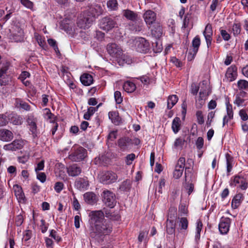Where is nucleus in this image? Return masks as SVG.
Returning a JSON list of instances; mask_svg holds the SVG:
<instances>
[{
    "label": "nucleus",
    "instance_id": "nucleus-1",
    "mask_svg": "<svg viewBox=\"0 0 248 248\" xmlns=\"http://www.w3.org/2000/svg\"><path fill=\"white\" fill-rule=\"evenodd\" d=\"M111 227L106 221L98 224L91 225L90 228V236L97 241L102 240V237L108 235L111 232Z\"/></svg>",
    "mask_w": 248,
    "mask_h": 248
},
{
    "label": "nucleus",
    "instance_id": "nucleus-2",
    "mask_svg": "<svg viewBox=\"0 0 248 248\" xmlns=\"http://www.w3.org/2000/svg\"><path fill=\"white\" fill-rule=\"evenodd\" d=\"M99 26L103 30L108 31L113 28L117 27V23L116 19L106 16L100 20Z\"/></svg>",
    "mask_w": 248,
    "mask_h": 248
},
{
    "label": "nucleus",
    "instance_id": "nucleus-3",
    "mask_svg": "<svg viewBox=\"0 0 248 248\" xmlns=\"http://www.w3.org/2000/svg\"><path fill=\"white\" fill-rule=\"evenodd\" d=\"M93 22V18L90 17L85 12L78 17L77 21L78 26L83 29L89 28Z\"/></svg>",
    "mask_w": 248,
    "mask_h": 248
},
{
    "label": "nucleus",
    "instance_id": "nucleus-4",
    "mask_svg": "<svg viewBox=\"0 0 248 248\" xmlns=\"http://www.w3.org/2000/svg\"><path fill=\"white\" fill-rule=\"evenodd\" d=\"M86 156V150L82 147H79L69 155V158L72 161L79 162L83 160Z\"/></svg>",
    "mask_w": 248,
    "mask_h": 248
},
{
    "label": "nucleus",
    "instance_id": "nucleus-5",
    "mask_svg": "<svg viewBox=\"0 0 248 248\" xmlns=\"http://www.w3.org/2000/svg\"><path fill=\"white\" fill-rule=\"evenodd\" d=\"M103 201L105 205L110 208H113L116 203L115 194L108 190H105L103 192Z\"/></svg>",
    "mask_w": 248,
    "mask_h": 248
},
{
    "label": "nucleus",
    "instance_id": "nucleus-6",
    "mask_svg": "<svg viewBox=\"0 0 248 248\" xmlns=\"http://www.w3.org/2000/svg\"><path fill=\"white\" fill-rule=\"evenodd\" d=\"M238 185H239V188L243 190L247 189L248 187V184L243 177L236 175L231 178L230 185L231 186L235 187Z\"/></svg>",
    "mask_w": 248,
    "mask_h": 248
},
{
    "label": "nucleus",
    "instance_id": "nucleus-7",
    "mask_svg": "<svg viewBox=\"0 0 248 248\" xmlns=\"http://www.w3.org/2000/svg\"><path fill=\"white\" fill-rule=\"evenodd\" d=\"M135 46L138 52L146 53L150 50L149 43L144 38H139L136 41Z\"/></svg>",
    "mask_w": 248,
    "mask_h": 248
},
{
    "label": "nucleus",
    "instance_id": "nucleus-8",
    "mask_svg": "<svg viewBox=\"0 0 248 248\" xmlns=\"http://www.w3.org/2000/svg\"><path fill=\"white\" fill-rule=\"evenodd\" d=\"M118 176L116 173L108 171L100 175L99 179L102 183L108 185L115 182Z\"/></svg>",
    "mask_w": 248,
    "mask_h": 248
},
{
    "label": "nucleus",
    "instance_id": "nucleus-9",
    "mask_svg": "<svg viewBox=\"0 0 248 248\" xmlns=\"http://www.w3.org/2000/svg\"><path fill=\"white\" fill-rule=\"evenodd\" d=\"M26 121L29 126L30 131L31 132L32 137L34 138L37 136V119L33 114H29L27 116Z\"/></svg>",
    "mask_w": 248,
    "mask_h": 248
},
{
    "label": "nucleus",
    "instance_id": "nucleus-10",
    "mask_svg": "<svg viewBox=\"0 0 248 248\" xmlns=\"http://www.w3.org/2000/svg\"><path fill=\"white\" fill-rule=\"evenodd\" d=\"M186 169L185 176V183H184V186L188 195H190L194 190V185L192 180V174L190 172L186 171Z\"/></svg>",
    "mask_w": 248,
    "mask_h": 248
},
{
    "label": "nucleus",
    "instance_id": "nucleus-11",
    "mask_svg": "<svg viewBox=\"0 0 248 248\" xmlns=\"http://www.w3.org/2000/svg\"><path fill=\"white\" fill-rule=\"evenodd\" d=\"M90 217L91 220V225L98 224L106 220L104 219L103 212L101 211H93L90 213Z\"/></svg>",
    "mask_w": 248,
    "mask_h": 248
},
{
    "label": "nucleus",
    "instance_id": "nucleus-12",
    "mask_svg": "<svg viewBox=\"0 0 248 248\" xmlns=\"http://www.w3.org/2000/svg\"><path fill=\"white\" fill-rule=\"evenodd\" d=\"M107 51L112 57L117 58L120 57L122 49L121 47L115 43H109L107 46Z\"/></svg>",
    "mask_w": 248,
    "mask_h": 248
},
{
    "label": "nucleus",
    "instance_id": "nucleus-13",
    "mask_svg": "<svg viewBox=\"0 0 248 248\" xmlns=\"http://www.w3.org/2000/svg\"><path fill=\"white\" fill-rule=\"evenodd\" d=\"M201 44V40L199 36H196L192 40V49L188 52L187 58L189 60L193 59L196 56Z\"/></svg>",
    "mask_w": 248,
    "mask_h": 248
},
{
    "label": "nucleus",
    "instance_id": "nucleus-14",
    "mask_svg": "<svg viewBox=\"0 0 248 248\" xmlns=\"http://www.w3.org/2000/svg\"><path fill=\"white\" fill-rule=\"evenodd\" d=\"M185 158L181 157L178 160L173 172V177L175 179H179L182 175L185 165Z\"/></svg>",
    "mask_w": 248,
    "mask_h": 248
},
{
    "label": "nucleus",
    "instance_id": "nucleus-15",
    "mask_svg": "<svg viewBox=\"0 0 248 248\" xmlns=\"http://www.w3.org/2000/svg\"><path fill=\"white\" fill-rule=\"evenodd\" d=\"M231 219L229 217H222L218 225V229L220 233L227 234L230 229Z\"/></svg>",
    "mask_w": 248,
    "mask_h": 248
},
{
    "label": "nucleus",
    "instance_id": "nucleus-16",
    "mask_svg": "<svg viewBox=\"0 0 248 248\" xmlns=\"http://www.w3.org/2000/svg\"><path fill=\"white\" fill-rule=\"evenodd\" d=\"M23 147V142L21 140H16L12 142L3 146V149L8 151H16L20 150Z\"/></svg>",
    "mask_w": 248,
    "mask_h": 248
},
{
    "label": "nucleus",
    "instance_id": "nucleus-17",
    "mask_svg": "<svg viewBox=\"0 0 248 248\" xmlns=\"http://www.w3.org/2000/svg\"><path fill=\"white\" fill-rule=\"evenodd\" d=\"M90 17L93 18V21L95 19L101 15L103 13V9L100 5H96L94 6L90 7L85 12Z\"/></svg>",
    "mask_w": 248,
    "mask_h": 248
},
{
    "label": "nucleus",
    "instance_id": "nucleus-18",
    "mask_svg": "<svg viewBox=\"0 0 248 248\" xmlns=\"http://www.w3.org/2000/svg\"><path fill=\"white\" fill-rule=\"evenodd\" d=\"M61 27L62 29L69 34L72 35L76 32L73 23L69 20H63L61 22Z\"/></svg>",
    "mask_w": 248,
    "mask_h": 248
},
{
    "label": "nucleus",
    "instance_id": "nucleus-19",
    "mask_svg": "<svg viewBox=\"0 0 248 248\" xmlns=\"http://www.w3.org/2000/svg\"><path fill=\"white\" fill-rule=\"evenodd\" d=\"M67 172L71 177H76L82 172L81 168L77 164H72L67 167Z\"/></svg>",
    "mask_w": 248,
    "mask_h": 248
},
{
    "label": "nucleus",
    "instance_id": "nucleus-20",
    "mask_svg": "<svg viewBox=\"0 0 248 248\" xmlns=\"http://www.w3.org/2000/svg\"><path fill=\"white\" fill-rule=\"evenodd\" d=\"M226 109L227 114L225 115L223 118V126H224L228 123L233 118V113L232 110V105L230 104L229 102H226Z\"/></svg>",
    "mask_w": 248,
    "mask_h": 248
},
{
    "label": "nucleus",
    "instance_id": "nucleus-21",
    "mask_svg": "<svg viewBox=\"0 0 248 248\" xmlns=\"http://www.w3.org/2000/svg\"><path fill=\"white\" fill-rule=\"evenodd\" d=\"M146 24L150 25L155 23L156 20V14L152 10H147L143 16Z\"/></svg>",
    "mask_w": 248,
    "mask_h": 248
},
{
    "label": "nucleus",
    "instance_id": "nucleus-22",
    "mask_svg": "<svg viewBox=\"0 0 248 248\" xmlns=\"http://www.w3.org/2000/svg\"><path fill=\"white\" fill-rule=\"evenodd\" d=\"M14 138L13 133L9 130L6 129H0V140L3 141L7 142L11 141Z\"/></svg>",
    "mask_w": 248,
    "mask_h": 248
},
{
    "label": "nucleus",
    "instance_id": "nucleus-23",
    "mask_svg": "<svg viewBox=\"0 0 248 248\" xmlns=\"http://www.w3.org/2000/svg\"><path fill=\"white\" fill-rule=\"evenodd\" d=\"M225 76L230 81L235 80L237 76V67L235 65H232L229 67Z\"/></svg>",
    "mask_w": 248,
    "mask_h": 248
},
{
    "label": "nucleus",
    "instance_id": "nucleus-24",
    "mask_svg": "<svg viewBox=\"0 0 248 248\" xmlns=\"http://www.w3.org/2000/svg\"><path fill=\"white\" fill-rule=\"evenodd\" d=\"M109 119L115 125H119L122 123V119L119 116V113L116 111H110L108 113Z\"/></svg>",
    "mask_w": 248,
    "mask_h": 248
},
{
    "label": "nucleus",
    "instance_id": "nucleus-25",
    "mask_svg": "<svg viewBox=\"0 0 248 248\" xmlns=\"http://www.w3.org/2000/svg\"><path fill=\"white\" fill-rule=\"evenodd\" d=\"M244 200V196L242 193H239L233 197L232 202V207L233 209L237 208Z\"/></svg>",
    "mask_w": 248,
    "mask_h": 248
},
{
    "label": "nucleus",
    "instance_id": "nucleus-26",
    "mask_svg": "<svg viewBox=\"0 0 248 248\" xmlns=\"http://www.w3.org/2000/svg\"><path fill=\"white\" fill-rule=\"evenodd\" d=\"M83 197L85 201L88 204H93L97 201L96 195L93 192H86L83 195Z\"/></svg>",
    "mask_w": 248,
    "mask_h": 248
},
{
    "label": "nucleus",
    "instance_id": "nucleus-27",
    "mask_svg": "<svg viewBox=\"0 0 248 248\" xmlns=\"http://www.w3.org/2000/svg\"><path fill=\"white\" fill-rule=\"evenodd\" d=\"M75 186L80 190L86 189L89 186V182L87 180L80 178L76 180Z\"/></svg>",
    "mask_w": 248,
    "mask_h": 248
},
{
    "label": "nucleus",
    "instance_id": "nucleus-28",
    "mask_svg": "<svg viewBox=\"0 0 248 248\" xmlns=\"http://www.w3.org/2000/svg\"><path fill=\"white\" fill-rule=\"evenodd\" d=\"M175 223L172 219H168L166 221V232L169 234H174Z\"/></svg>",
    "mask_w": 248,
    "mask_h": 248
},
{
    "label": "nucleus",
    "instance_id": "nucleus-29",
    "mask_svg": "<svg viewBox=\"0 0 248 248\" xmlns=\"http://www.w3.org/2000/svg\"><path fill=\"white\" fill-rule=\"evenodd\" d=\"M15 105L17 108H22L26 111H30L31 109L30 106L20 99L16 98V99Z\"/></svg>",
    "mask_w": 248,
    "mask_h": 248
},
{
    "label": "nucleus",
    "instance_id": "nucleus-30",
    "mask_svg": "<svg viewBox=\"0 0 248 248\" xmlns=\"http://www.w3.org/2000/svg\"><path fill=\"white\" fill-rule=\"evenodd\" d=\"M151 32L155 38H159L163 34L162 28L159 24H155L152 29Z\"/></svg>",
    "mask_w": 248,
    "mask_h": 248
},
{
    "label": "nucleus",
    "instance_id": "nucleus-31",
    "mask_svg": "<svg viewBox=\"0 0 248 248\" xmlns=\"http://www.w3.org/2000/svg\"><path fill=\"white\" fill-rule=\"evenodd\" d=\"M80 81L85 86H89L93 83V78L91 75L84 74L80 77Z\"/></svg>",
    "mask_w": 248,
    "mask_h": 248
},
{
    "label": "nucleus",
    "instance_id": "nucleus-32",
    "mask_svg": "<svg viewBox=\"0 0 248 248\" xmlns=\"http://www.w3.org/2000/svg\"><path fill=\"white\" fill-rule=\"evenodd\" d=\"M123 16L128 20L135 21L137 18V14L130 10H124L123 11Z\"/></svg>",
    "mask_w": 248,
    "mask_h": 248
},
{
    "label": "nucleus",
    "instance_id": "nucleus-33",
    "mask_svg": "<svg viewBox=\"0 0 248 248\" xmlns=\"http://www.w3.org/2000/svg\"><path fill=\"white\" fill-rule=\"evenodd\" d=\"M116 60L119 65H123L124 63L130 64L132 62L130 58L126 55L123 54L122 51L120 57H117Z\"/></svg>",
    "mask_w": 248,
    "mask_h": 248
},
{
    "label": "nucleus",
    "instance_id": "nucleus-34",
    "mask_svg": "<svg viewBox=\"0 0 248 248\" xmlns=\"http://www.w3.org/2000/svg\"><path fill=\"white\" fill-rule=\"evenodd\" d=\"M135 84L132 82L127 81L123 85L124 90L128 93H133L136 90Z\"/></svg>",
    "mask_w": 248,
    "mask_h": 248
},
{
    "label": "nucleus",
    "instance_id": "nucleus-35",
    "mask_svg": "<svg viewBox=\"0 0 248 248\" xmlns=\"http://www.w3.org/2000/svg\"><path fill=\"white\" fill-rule=\"evenodd\" d=\"M178 229L180 230H186L188 227V221L186 217H182L178 218Z\"/></svg>",
    "mask_w": 248,
    "mask_h": 248
},
{
    "label": "nucleus",
    "instance_id": "nucleus-36",
    "mask_svg": "<svg viewBox=\"0 0 248 248\" xmlns=\"http://www.w3.org/2000/svg\"><path fill=\"white\" fill-rule=\"evenodd\" d=\"M149 230L147 229L143 230L140 231V234L138 236V241L140 243H141L142 242H144L145 243H147L148 239V234Z\"/></svg>",
    "mask_w": 248,
    "mask_h": 248
},
{
    "label": "nucleus",
    "instance_id": "nucleus-37",
    "mask_svg": "<svg viewBox=\"0 0 248 248\" xmlns=\"http://www.w3.org/2000/svg\"><path fill=\"white\" fill-rule=\"evenodd\" d=\"M130 143L131 140L127 137L121 138L118 140V145L123 149H125Z\"/></svg>",
    "mask_w": 248,
    "mask_h": 248
},
{
    "label": "nucleus",
    "instance_id": "nucleus-38",
    "mask_svg": "<svg viewBox=\"0 0 248 248\" xmlns=\"http://www.w3.org/2000/svg\"><path fill=\"white\" fill-rule=\"evenodd\" d=\"M178 100V98L176 95H170L168 98V108L171 109L176 104Z\"/></svg>",
    "mask_w": 248,
    "mask_h": 248
},
{
    "label": "nucleus",
    "instance_id": "nucleus-39",
    "mask_svg": "<svg viewBox=\"0 0 248 248\" xmlns=\"http://www.w3.org/2000/svg\"><path fill=\"white\" fill-rule=\"evenodd\" d=\"M180 119L178 117H175L172 123V129L175 133H177L180 130Z\"/></svg>",
    "mask_w": 248,
    "mask_h": 248
},
{
    "label": "nucleus",
    "instance_id": "nucleus-40",
    "mask_svg": "<svg viewBox=\"0 0 248 248\" xmlns=\"http://www.w3.org/2000/svg\"><path fill=\"white\" fill-rule=\"evenodd\" d=\"M98 108V106H97L96 108L93 107H89L87 111L84 114V119L87 120H89L91 116H92L96 111H97Z\"/></svg>",
    "mask_w": 248,
    "mask_h": 248
},
{
    "label": "nucleus",
    "instance_id": "nucleus-41",
    "mask_svg": "<svg viewBox=\"0 0 248 248\" xmlns=\"http://www.w3.org/2000/svg\"><path fill=\"white\" fill-rule=\"evenodd\" d=\"M131 187V182L130 180H126L122 183L120 186V189L123 191H128L130 190Z\"/></svg>",
    "mask_w": 248,
    "mask_h": 248
},
{
    "label": "nucleus",
    "instance_id": "nucleus-42",
    "mask_svg": "<svg viewBox=\"0 0 248 248\" xmlns=\"http://www.w3.org/2000/svg\"><path fill=\"white\" fill-rule=\"evenodd\" d=\"M196 224L195 240L197 241L200 238L201 232L202 228V223L200 220H198L196 222Z\"/></svg>",
    "mask_w": 248,
    "mask_h": 248
},
{
    "label": "nucleus",
    "instance_id": "nucleus-43",
    "mask_svg": "<svg viewBox=\"0 0 248 248\" xmlns=\"http://www.w3.org/2000/svg\"><path fill=\"white\" fill-rule=\"evenodd\" d=\"M34 38L37 42L38 45L42 48H45L46 42L44 38L40 35L38 33L35 32L34 34Z\"/></svg>",
    "mask_w": 248,
    "mask_h": 248
},
{
    "label": "nucleus",
    "instance_id": "nucleus-44",
    "mask_svg": "<svg viewBox=\"0 0 248 248\" xmlns=\"http://www.w3.org/2000/svg\"><path fill=\"white\" fill-rule=\"evenodd\" d=\"M203 35L205 38L212 37L213 35V31L211 24H208L206 26L204 31H203Z\"/></svg>",
    "mask_w": 248,
    "mask_h": 248
},
{
    "label": "nucleus",
    "instance_id": "nucleus-45",
    "mask_svg": "<svg viewBox=\"0 0 248 248\" xmlns=\"http://www.w3.org/2000/svg\"><path fill=\"white\" fill-rule=\"evenodd\" d=\"M107 4L110 10H116L118 8V4L117 0H109Z\"/></svg>",
    "mask_w": 248,
    "mask_h": 248
},
{
    "label": "nucleus",
    "instance_id": "nucleus-46",
    "mask_svg": "<svg viewBox=\"0 0 248 248\" xmlns=\"http://www.w3.org/2000/svg\"><path fill=\"white\" fill-rule=\"evenodd\" d=\"M197 123L199 124H202L204 123V117L202 112L201 110H198L196 113Z\"/></svg>",
    "mask_w": 248,
    "mask_h": 248
},
{
    "label": "nucleus",
    "instance_id": "nucleus-47",
    "mask_svg": "<svg viewBox=\"0 0 248 248\" xmlns=\"http://www.w3.org/2000/svg\"><path fill=\"white\" fill-rule=\"evenodd\" d=\"M226 158L227 161V172L229 173L231 171L232 167V159L228 154L226 155Z\"/></svg>",
    "mask_w": 248,
    "mask_h": 248
},
{
    "label": "nucleus",
    "instance_id": "nucleus-48",
    "mask_svg": "<svg viewBox=\"0 0 248 248\" xmlns=\"http://www.w3.org/2000/svg\"><path fill=\"white\" fill-rule=\"evenodd\" d=\"M21 4L27 8L32 10L33 7V2L30 0H19Z\"/></svg>",
    "mask_w": 248,
    "mask_h": 248
},
{
    "label": "nucleus",
    "instance_id": "nucleus-49",
    "mask_svg": "<svg viewBox=\"0 0 248 248\" xmlns=\"http://www.w3.org/2000/svg\"><path fill=\"white\" fill-rule=\"evenodd\" d=\"M237 85L240 89H247L248 88V82L245 80H240L237 82Z\"/></svg>",
    "mask_w": 248,
    "mask_h": 248
},
{
    "label": "nucleus",
    "instance_id": "nucleus-50",
    "mask_svg": "<svg viewBox=\"0 0 248 248\" xmlns=\"http://www.w3.org/2000/svg\"><path fill=\"white\" fill-rule=\"evenodd\" d=\"M47 42H48V44L50 46L53 47V48H54V50L55 51V52L56 53H60L59 49H58V47L56 44V41L55 40H54L53 39H48L47 40Z\"/></svg>",
    "mask_w": 248,
    "mask_h": 248
},
{
    "label": "nucleus",
    "instance_id": "nucleus-51",
    "mask_svg": "<svg viewBox=\"0 0 248 248\" xmlns=\"http://www.w3.org/2000/svg\"><path fill=\"white\" fill-rule=\"evenodd\" d=\"M232 31L234 35H237L241 32V26L239 24H234L232 26Z\"/></svg>",
    "mask_w": 248,
    "mask_h": 248
},
{
    "label": "nucleus",
    "instance_id": "nucleus-52",
    "mask_svg": "<svg viewBox=\"0 0 248 248\" xmlns=\"http://www.w3.org/2000/svg\"><path fill=\"white\" fill-rule=\"evenodd\" d=\"M153 50L155 53L160 52L162 50V47L159 42L155 41L153 43Z\"/></svg>",
    "mask_w": 248,
    "mask_h": 248
},
{
    "label": "nucleus",
    "instance_id": "nucleus-53",
    "mask_svg": "<svg viewBox=\"0 0 248 248\" xmlns=\"http://www.w3.org/2000/svg\"><path fill=\"white\" fill-rule=\"evenodd\" d=\"M114 98L117 104H121L123 101V97L121 92L119 91H116L114 93Z\"/></svg>",
    "mask_w": 248,
    "mask_h": 248
},
{
    "label": "nucleus",
    "instance_id": "nucleus-54",
    "mask_svg": "<svg viewBox=\"0 0 248 248\" xmlns=\"http://www.w3.org/2000/svg\"><path fill=\"white\" fill-rule=\"evenodd\" d=\"M204 140L202 137H198L196 141V145L197 148L199 150L201 149L203 146Z\"/></svg>",
    "mask_w": 248,
    "mask_h": 248
},
{
    "label": "nucleus",
    "instance_id": "nucleus-55",
    "mask_svg": "<svg viewBox=\"0 0 248 248\" xmlns=\"http://www.w3.org/2000/svg\"><path fill=\"white\" fill-rule=\"evenodd\" d=\"M63 188V184L62 182H58L55 183L54 189L57 193H60Z\"/></svg>",
    "mask_w": 248,
    "mask_h": 248
},
{
    "label": "nucleus",
    "instance_id": "nucleus-56",
    "mask_svg": "<svg viewBox=\"0 0 248 248\" xmlns=\"http://www.w3.org/2000/svg\"><path fill=\"white\" fill-rule=\"evenodd\" d=\"M239 116L241 117V119L243 121H247L248 119V115L247 114V113L245 109H241L239 112Z\"/></svg>",
    "mask_w": 248,
    "mask_h": 248
},
{
    "label": "nucleus",
    "instance_id": "nucleus-57",
    "mask_svg": "<svg viewBox=\"0 0 248 248\" xmlns=\"http://www.w3.org/2000/svg\"><path fill=\"white\" fill-rule=\"evenodd\" d=\"M245 100L240 97L238 95H236L235 99L234 101V104H236L238 107L242 106Z\"/></svg>",
    "mask_w": 248,
    "mask_h": 248
},
{
    "label": "nucleus",
    "instance_id": "nucleus-58",
    "mask_svg": "<svg viewBox=\"0 0 248 248\" xmlns=\"http://www.w3.org/2000/svg\"><path fill=\"white\" fill-rule=\"evenodd\" d=\"M13 123L16 125L21 124L22 123V118L19 116H16L13 118Z\"/></svg>",
    "mask_w": 248,
    "mask_h": 248
},
{
    "label": "nucleus",
    "instance_id": "nucleus-59",
    "mask_svg": "<svg viewBox=\"0 0 248 248\" xmlns=\"http://www.w3.org/2000/svg\"><path fill=\"white\" fill-rule=\"evenodd\" d=\"M199 90V87L195 83H192L191 86V93L193 95H197Z\"/></svg>",
    "mask_w": 248,
    "mask_h": 248
},
{
    "label": "nucleus",
    "instance_id": "nucleus-60",
    "mask_svg": "<svg viewBox=\"0 0 248 248\" xmlns=\"http://www.w3.org/2000/svg\"><path fill=\"white\" fill-rule=\"evenodd\" d=\"M220 34L225 41H228L230 39V35L224 30H220Z\"/></svg>",
    "mask_w": 248,
    "mask_h": 248
},
{
    "label": "nucleus",
    "instance_id": "nucleus-61",
    "mask_svg": "<svg viewBox=\"0 0 248 248\" xmlns=\"http://www.w3.org/2000/svg\"><path fill=\"white\" fill-rule=\"evenodd\" d=\"M135 158V155L134 154H131L127 155L126 159V163L127 165H130L132 162Z\"/></svg>",
    "mask_w": 248,
    "mask_h": 248
},
{
    "label": "nucleus",
    "instance_id": "nucleus-62",
    "mask_svg": "<svg viewBox=\"0 0 248 248\" xmlns=\"http://www.w3.org/2000/svg\"><path fill=\"white\" fill-rule=\"evenodd\" d=\"M170 61L178 67H181L182 66V62L176 57H172L170 59Z\"/></svg>",
    "mask_w": 248,
    "mask_h": 248
},
{
    "label": "nucleus",
    "instance_id": "nucleus-63",
    "mask_svg": "<svg viewBox=\"0 0 248 248\" xmlns=\"http://www.w3.org/2000/svg\"><path fill=\"white\" fill-rule=\"evenodd\" d=\"M117 136V131H112L109 133L108 136V139L110 141H113L116 139Z\"/></svg>",
    "mask_w": 248,
    "mask_h": 248
},
{
    "label": "nucleus",
    "instance_id": "nucleus-64",
    "mask_svg": "<svg viewBox=\"0 0 248 248\" xmlns=\"http://www.w3.org/2000/svg\"><path fill=\"white\" fill-rule=\"evenodd\" d=\"M50 236L57 242H59L61 240V238L58 235H57L56 232L54 230H52L50 231Z\"/></svg>",
    "mask_w": 248,
    "mask_h": 248
}]
</instances>
